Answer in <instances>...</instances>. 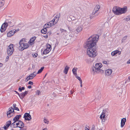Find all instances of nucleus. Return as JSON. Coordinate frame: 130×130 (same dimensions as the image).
Masks as SVG:
<instances>
[{"mask_svg":"<svg viewBox=\"0 0 130 130\" xmlns=\"http://www.w3.org/2000/svg\"><path fill=\"white\" fill-rule=\"evenodd\" d=\"M24 118L26 120H30L31 119V116L29 113H26L24 115Z\"/></svg>","mask_w":130,"mask_h":130,"instance_id":"nucleus-10","label":"nucleus"},{"mask_svg":"<svg viewBox=\"0 0 130 130\" xmlns=\"http://www.w3.org/2000/svg\"><path fill=\"white\" fill-rule=\"evenodd\" d=\"M69 69V67L66 66L64 68V70L63 71V72L65 74H67L68 72V71Z\"/></svg>","mask_w":130,"mask_h":130,"instance_id":"nucleus-21","label":"nucleus"},{"mask_svg":"<svg viewBox=\"0 0 130 130\" xmlns=\"http://www.w3.org/2000/svg\"><path fill=\"white\" fill-rule=\"evenodd\" d=\"M103 63L104 64H107V62L106 61H103Z\"/></svg>","mask_w":130,"mask_h":130,"instance_id":"nucleus-52","label":"nucleus"},{"mask_svg":"<svg viewBox=\"0 0 130 130\" xmlns=\"http://www.w3.org/2000/svg\"><path fill=\"white\" fill-rule=\"evenodd\" d=\"M72 24L73 26H77L79 24L78 20L76 19L73 20L72 22Z\"/></svg>","mask_w":130,"mask_h":130,"instance_id":"nucleus-14","label":"nucleus"},{"mask_svg":"<svg viewBox=\"0 0 130 130\" xmlns=\"http://www.w3.org/2000/svg\"><path fill=\"white\" fill-rule=\"evenodd\" d=\"M13 44H10L8 47L7 53L9 56H10L13 53Z\"/></svg>","mask_w":130,"mask_h":130,"instance_id":"nucleus-6","label":"nucleus"},{"mask_svg":"<svg viewBox=\"0 0 130 130\" xmlns=\"http://www.w3.org/2000/svg\"><path fill=\"white\" fill-rule=\"evenodd\" d=\"M15 32V31H11L7 34V36L8 37H10L11 36L13 35L14 34Z\"/></svg>","mask_w":130,"mask_h":130,"instance_id":"nucleus-20","label":"nucleus"},{"mask_svg":"<svg viewBox=\"0 0 130 130\" xmlns=\"http://www.w3.org/2000/svg\"><path fill=\"white\" fill-rule=\"evenodd\" d=\"M33 74L34 76L35 77L36 76V75L37 74V73H36V72H35L34 73H32Z\"/></svg>","mask_w":130,"mask_h":130,"instance_id":"nucleus-47","label":"nucleus"},{"mask_svg":"<svg viewBox=\"0 0 130 130\" xmlns=\"http://www.w3.org/2000/svg\"><path fill=\"white\" fill-rule=\"evenodd\" d=\"M14 23L13 20H6L5 22L3 23L1 26V32H3L5 31L6 30V28L8 26H9L10 27L13 26L14 25Z\"/></svg>","mask_w":130,"mask_h":130,"instance_id":"nucleus-3","label":"nucleus"},{"mask_svg":"<svg viewBox=\"0 0 130 130\" xmlns=\"http://www.w3.org/2000/svg\"><path fill=\"white\" fill-rule=\"evenodd\" d=\"M28 88L29 89L31 88V86L30 85L29 86H28Z\"/></svg>","mask_w":130,"mask_h":130,"instance_id":"nucleus-55","label":"nucleus"},{"mask_svg":"<svg viewBox=\"0 0 130 130\" xmlns=\"http://www.w3.org/2000/svg\"><path fill=\"white\" fill-rule=\"evenodd\" d=\"M13 107L14 108H15V107H16V104H13Z\"/></svg>","mask_w":130,"mask_h":130,"instance_id":"nucleus-51","label":"nucleus"},{"mask_svg":"<svg viewBox=\"0 0 130 130\" xmlns=\"http://www.w3.org/2000/svg\"><path fill=\"white\" fill-rule=\"evenodd\" d=\"M127 39V37L126 36H125L122 39V41H124V40H126Z\"/></svg>","mask_w":130,"mask_h":130,"instance_id":"nucleus-42","label":"nucleus"},{"mask_svg":"<svg viewBox=\"0 0 130 130\" xmlns=\"http://www.w3.org/2000/svg\"><path fill=\"white\" fill-rule=\"evenodd\" d=\"M15 122H14H14H13V123H12L11 124L12 125H13V126L14 127H14V125H15Z\"/></svg>","mask_w":130,"mask_h":130,"instance_id":"nucleus-50","label":"nucleus"},{"mask_svg":"<svg viewBox=\"0 0 130 130\" xmlns=\"http://www.w3.org/2000/svg\"><path fill=\"white\" fill-rule=\"evenodd\" d=\"M23 39H22L20 41V42H20L21 41V44H22V43H23Z\"/></svg>","mask_w":130,"mask_h":130,"instance_id":"nucleus-58","label":"nucleus"},{"mask_svg":"<svg viewBox=\"0 0 130 130\" xmlns=\"http://www.w3.org/2000/svg\"><path fill=\"white\" fill-rule=\"evenodd\" d=\"M44 121L45 123L47 124L49 123V121L46 119H44Z\"/></svg>","mask_w":130,"mask_h":130,"instance_id":"nucleus-35","label":"nucleus"},{"mask_svg":"<svg viewBox=\"0 0 130 130\" xmlns=\"http://www.w3.org/2000/svg\"><path fill=\"white\" fill-rule=\"evenodd\" d=\"M47 32L46 28L44 27L43 29H42L41 30V32L42 33L46 34Z\"/></svg>","mask_w":130,"mask_h":130,"instance_id":"nucleus-25","label":"nucleus"},{"mask_svg":"<svg viewBox=\"0 0 130 130\" xmlns=\"http://www.w3.org/2000/svg\"><path fill=\"white\" fill-rule=\"evenodd\" d=\"M14 109L15 110H17V111L19 110V108L18 107H15L14 108Z\"/></svg>","mask_w":130,"mask_h":130,"instance_id":"nucleus-48","label":"nucleus"},{"mask_svg":"<svg viewBox=\"0 0 130 130\" xmlns=\"http://www.w3.org/2000/svg\"><path fill=\"white\" fill-rule=\"evenodd\" d=\"M25 96L24 92L20 94V98L21 99H22Z\"/></svg>","mask_w":130,"mask_h":130,"instance_id":"nucleus-28","label":"nucleus"},{"mask_svg":"<svg viewBox=\"0 0 130 130\" xmlns=\"http://www.w3.org/2000/svg\"><path fill=\"white\" fill-rule=\"evenodd\" d=\"M9 57L8 56H7L6 57V61H8V60H9Z\"/></svg>","mask_w":130,"mask_h":130,"instance_id":"nucleus-46","label":"nucleus"},{"mask_svg":"<svg viewBox=\"0 0 130 130\" xmlns=\"http://www.w3.org/2000/svg\"><path fill=\"white\" fill-rule=\"evenodd\" d=\"M127 64L130 63V60L127 62Z\"/></svg>","mask_w":130,"mask_h":130,"instance_id":"nucleus-59","label":"nucleus"},{"mask_svg":"<svg viewBox=\"0 0 130 130\" xmlns=\"http://www.w3.org/2000/svg\"><path fill=\"white\" fill-rule=\"evenodd\" d=\"M36 37H34L32 38L29 41V42L30 43H32V44H34V41L35 40Z\"/></svg>","mask_w":130,"mask_h":130,"instance_id":"nucleus-24","label":"nucleus"},{"mask_svg":"<svg viewBox=\"0 0 130 130\" xmlns=\"http://www.w3.org/2000/svg\"><path fill=\"white\" fill-rule=\"evenodd\" d=\"M46 49H47L48 51H50L51 49V45L50 44H49L47 45V48Z\"/></svg>","mask_w":130,"mask_h":130,"instance_id":"nucleus-32","label":"nucleus"},{"mask_svg":"<svg viewBox=\"0 0 130 130\" xmlns=\"http://www.w3.org/2000/svg\"><path fill=\"white\" fill-rule=\"evenodd\" d=\"M126 121V119L125 118H123L122 119L121 123V127H123L125 124Z\"/></svg>","mask_w":130,"mask_h":130,"instance_id":"nucleus-16","label":"nucleus"},{"mask_svg":"<svg viewBox=\"0 0 130 130\" xmlns=\"http://www.w3.org/2000/svg\"><path fill=\"white\" fill-rule=\"evenodd\" d=\"M67 20L69 21H71V20H73L70 17V16H68L67 17Z\"/></svg>","mask_w":130,"mask_h":130,"instance_id":"nucleus-40","label":"nucleus"},{"mask_svg":"<svg viewBox=\"0 0 130 130\" xmlns=\"http://www.w3.org/2000/svg\"><path fill=\"white\" fill-rule=\"evenodd\" d=\"M5 0H0V7H2L4 4Z\"/></svg>","mask_w":130,"mask_h":130,"instance_id":"nucleus-23","label":"nucleus"},{"mask_svg":"<svg viewBox=\"0 0 130 130\" xmlns=\"http://www.w3.org/2000/svg\"><path fill=\"white\" fill-rule=\"evenodd\" d=\"M51 26V25H50V24L48 22L46 23L44 26V27L45 28H48L50 27Z\"/></svg>","mask_w":130,"mask_h":130,"instance_id":"nucleus-26","label":"nucleus"},{"mask_svg":"<svg viewBox=\"0 0 130 130\" xmlns=\"http://www.w3.org/2000/svg\"><path fill=\"white\" fill-rule=\"evenodd\" d=\"M19 30V29H17L16 30H15V31H18Z\"/></svg>","mask_w":130,"mask_h":130,"instance_id":"nucleus-63","label":"nucleus"},{"mask_svg":"<svg viewBox=\"0 0 130 130\" xmlns=\"http://www.w3.org/2000/svg\"><path fill=\"white\" fill-rule=\"evenodd\" d=\"M77 70V68H74L72 70V72L73 73L75 76L77 75L76 74V71Z\"/></svg>","mask_w":130,"mask_h":130,"instance_id":"nucleus-22","label":"nucleus"},{"mask_svg":"<svg viewBox=\"0 0 130 130\" xmlns=\"http://www.w3.org/2000/svg\"><path fill=\"white\" fill-rule=\"evenodd\" d=\"M24 93V94L26 95H27L28 93V91H26L25 92H23Z\"/></svg>","mask_w":130,"mask_h":130,"instance_id":"nucleus-49","label":"nucleus"},{"mask_svg":"<svg viewBox=\"0 0 130 130\" xmlns=\"http://www.w3.org/2000/svg\"><path fill=\"white\" fill-rule=\"evenodd\" d=\"M80 81V82H82V79H81L78 76H77V75H76L75 76Z\"/></svg>","mask_w":130,"mask_h":130,"instance_id":"nucleus-36","label":"nucleus"},{"mask_svg":"<svg viewBox=\"0 0 130 130\" xmlns=\"http://www.w3.org/2000/svg\"><path fill=\"white\" fill-rule=\"evenodd\" d=\"M117 53H118L119 55H120L121 53V52L118 50H116L112 52L111 53V55L112 56H114Z\"/></svg>","mask_w":130,"mask_h":130,"instance_id":"nucleus-18","label":"nucleus"},{"mask_svg":"<svg viewBox=\"0 0 130 130\" xmlns=\"http://www.w3.org/2000/svg\"><path fill=\"white\" fill-rule=\"evenodd\" d=\"M80 87H82V81L80 82Z\"/></svg>","mask_w":130,"mask_h":130,"instance_id":"nucleus-54","label":"nucleus"},{"mask_svg":"<svg viewBox=\"0 0 130 130\" xmlns=\"http://www.w3.org/2000/svg\"><path fill=\"white\" fill-rule=\"evenodd\" d=\"M26 128H24L21 129L20 130H26Z\"/></svg>","mask_w":130,"mask_h":130,"instance_id":"nucleus-57","label":"nucleus"},{"mask_svg":"<svg viewBox=\"0 0 130 130\" xmlns=\"http://www.w3.org/2000/svg\"><path fill=\"white\" fill-rule=\"evenodd\" d=\"M102 65L101 63H96L94 66L91 69V71L93 72V73L95 72L98 73H102L103 72V71L100 68L102 67Z\"/></svg>","mask_w":130,"mask_h":130,"instance_id":"nucleus-4","label":"nucleus"},{"mask_svg":"<svg viewBox=\"0 0 130 130\" xmlns=\"http://www.w3.org/2000/svg\"><path fill=\"white\" fill-rule=\"evenodd\" d=\"M36 93L37 95H39L40 92L39 91L37 90L36 91Z\"/></svg>","mask_w":130,"mask_h":130,"instance_id":"nucleus-43","label":"nucleus"},{"mask_svg":"<svg viewBox=\"0 0 130 130\" xmlns=\"http://www.w3.org/2000/svg\"><path fill=\"white\" fill-rule=\"evenodd\" d=\"M60 30L61 31V33L63 32H67L66 30L61 28L60 29Z\"/></svg>","mask_w":130,"mask_h":130,"instance_id":"nucleus-38","label":"nucleus"},{"mask_svg":"<svg viewBox=\"0 0 130 130\" xmlns=\"http://www.w3.org/2000/svg\"><path fill=\"white\" fill-rule=\"evenodd\" d=\"M50 52L47 50V49H46L43 51V54H46Z\"/></svg>","mask_w":130,"mask_h":130,"instance_id":"nucleus-30","label":"nucleus"},{"mask_svg":"<svg viewBox=\"0 0 130 130\" xmlns=\"http://www.w3.org/2000/svg\"><path fill=\"white\" fill-rule=\"evenodd\" d=\"M112 72V70L111 69H108L105 71V74L106 75L109 76L110 75Z\"/></svg>","mask_w":130,"mask_h":130,"instance_id":"nucleus-17","label":"nucleus"},{"mask_svg":"<svg viewBox=\"0 0 130 130\" xmlns=\"http://www.w3.org/2000/svg\"><path fill=\"white\" fill-rule=\"evenodd\" d=\"M60 17V13H58L56 15V16L54 17V18H56V19H59V18Z\"/></svg>","mask_w":130,"mask_h":130,"instance_id":"nucleus-37","label":"nucleus"},{"mask_svg":"<svg viewBox=\"0 0 130 130\" xmlns=\"http://www.w3.org/2000/svg\"><path fill=\"white\" fill-rule=\"evenodd\" d=\"M99 38L98 35H94L90 36L85 43L84 47L87 49V54L88 56L94 57L96 55V42Z\"/></svg>","mask_w":130,"mask_h":130,"instance_id":"nucleus-1","label":"nucleus"},{"mask_svg":"<svg viewBox=\"0 0 130 130\" xmlns=\"http://www.w3.org/2000/svg\"><path fill=\"white\" fill-rule=\"evenodd\" d=\"M34 77L32 74L31 73L26 78L25 81L27 82L29 80L32 79Z\"/></svg>","mask_w":130,"mask_h":130,"instance_id":"nucleus-13","label":"nucleus"},{"mask_svg":"<svg viewBox=\"0 0 130 130\" xmlns=\"http://www.w3.org/2000/svg\"><path fill=\"white\" fill-rule=\"evenodd\" d=\"M85 130H89V129H88L87 127H86L85 128Z\"/></svg>","mask_w":130,"mask_h":130,"instance_id":"nucleus-56","label":"nucleus"},{"mask_svg":"<svg viewBox=\"0 0 130 130\" xmlns=\"http://www.w3.org/2000/svg\"><path fill=\"white\" fill-rule=\"evenodd\" d=\"M0 130H4V129L3 127H2L0 128Z\"/></svg>","mask_w":130,"mask_h":130,"instance_id":"nucleus-60","label":"nucleus"},{"mask_svg":"<svg viewBox=\"0 0 130 130\" xmlns=\"http://www.w3.org/2000/svg\"><path fill=\"white\" fill-rule=\"evenodd\" d=\"M16 125H17L16 127H18L20 128H21L24 126V125L23 122L21 121H19L18 123H16Z\"/></svg>","mask_w":130,"mask_h":130,"instance_id":"nucleus-9","label":"nucleus"},{"mask_svg":"<svg viewBox=\"0 0 130 130\" xmlns=\"http://www.w3.org/2000/svg\"><path fill=\"white\" fill-rule=\"evenodd\" d=\"M100 6L98 5H96L94 8V9L92 12V14L94 15L95 13L98 11L100 8Z\"/></svg>","mask_w":130,"mask_h":130,"instance_id":"nucleus-12","label":"nucleus"},{"mask_svg":"<svg viewBox=\"0 0 130 130\" xmlns=\"http://www.w3.org/2000/svg\"><path fill=\"white\" fill-rule=\"evenodd\" d=\"M42 130H47V129L46 128H44Z\"/></svg>","mask_w":130,"mask_h":130,"instance_id":"nucleus-62","label":"nucleus"},{"mask_svg":"<svg viewBox=\"0 0 130 130\" xmlns=\"http://www.w3.org/2000/svg\"><path fill=\"white\" fill-rule=\"evenodd\" d=\"M21 41L19 42L20 46L19 47V48L20 51H22L24 49L27 48L29 47V45L27 43H22L21 44Z\"/></svg>","mask_w":130,"mask_h":130,"instance_id":"nucleus-5","label":"nucleus"},{"mask_svg":"<svg viewBox=\"0 0 130 130\" xmlns=\"http://www.w3.org/2000/svg\"><path fill=\"white\" fill-rule=\"evenodd\" d=\"M91 130H95V129L94 128L92 127L91 129Z\"/></svg>","mask_w":130,"mask_h":130,"instance_id":"nucleus-61","label":"nucleus"},{"mask_svg":"<svg viewBox=\"0 0 130 130\" xmlns=\"http://www.w3.org/2000/svg\"><path fill=\"white\" fill-rule=\"evenodd\" d=\"M53 20H55L54 21V22L55 24L57 23L58 21L59 20V19H56V18L55 19V18H54Z\"/></svg>","mask_w":130,"mask_h":130,"instance_id":"nucleus-39","label":"nucleus"},{"mask_svg":"<svg viewBox=\"0 0 130 130\" xmlns=\"http://www.w3.org/2000/svg\"><path fill=\"white\" fill-rule=\"evenodd\" d=\"M11 121H8L7 122L6 124H5V125H6V126H7V127H8L11 124Z\"/></svg>","mask_w":130,"mask_h":130,"instance_id":"nucleus-31","label":"nucleus"},{"mask_svg":"<svg viewBox=\"0 0 130 130\" xmlns=\"http://www.w3.org/2000/svg\"><path fill=\"white\" fill-rule=\"evenodd\" d=\"M44 67H42L41 69L39 70L38 71L37 74H39L43 70V69H44Z\"/></svg>","mask_w":130,"mask_h":130,"instance_id":"nucleus-33","label":"nucleus"},{"mask_svg":"<svg viewBox=\"0 0 130 130\" xmlns=\"http://www.w3.org/2000/svg\"><path fill=\"white\" fill-rule=\"evenodd\" d=\"M127 10V8L126 7L123 8H121L117 7H114L112 9L113 13L117 15H120L121 14L125 13Z\"/></svg>","mask_w":130,"mask_h":130,"instance_id":"nucleus-2","label":"nucleus"},{"mask_svg":"<svg viewBox=\"0 0 130 130\" xmlns=\"http://www.w3.org/2000/svg\"><path fill=\"white\" fill-rule=\"evenodd\" d=\"M54 20H52L48 22L50 24V25H51V26H53L55 24L54 21Z\"/></svg>","mask_w":130,"mask_h":130,"instance_id":"nucleus-27","label":"nucleus"},{"mask_svg":"<svg viewBox=\"0 0 130 130\" xmlns=\"http://www.w3.org/2000/svg\"><path fill=\"white\" fill-rule=\"evenodd\" d=\"M14 91L16 92V93L20 97V94L19 93H18L17 91Z\"/></svg>","mask_w":130,"mask_h":130,"instance_id":"nucleus-53","label":"nucleus"},{"mask_svg":"<svg viewBox=\"0 0 130 130\" xmlns=\"http://www.w3.org/2000/svg\"><path fill=\"white\" fill-rule=\"evenodd\" d=\"M100 6L98 5H96L94 8V9L92 12V14L94 15L95 13L98 11L100 8Z\"/></svg>","mask_w":130,"mask_h":130,"instance_id":"nucleus-11","label":"nucleus"},{"mask_svg":"<svg viewBox=\"0 0 130 130\" xmlns=\"http://www.w3.org/2000/svg\"><path fill=\"white\" fill-rule=\"evenodd\" d=\"M9 110L7 111V114L8 118H9L13 116L15 112H14V109L11 107L9 108Z\"/></svg>","mask_w":130,"mask_h":130,"instance_id":"nucleus-7","label":"nucleus"},{"mask_svg":"<svg viewBox=\"0 0 130 130\" xmlns=\"http://www.w3.org/2000/svg\"><path fill=\"white\" fill-rule=\"evenodd\" d=\"M83 27L82 25H80L78 26L77 29L75 30V32L77 34L78 32H80L82 29Z\"/></svg>","mask_w":130,"mask_h":130,"instance_id":"nucleus-15","label":"nucleus"},{"mask_svg":"<svg viewBox=\"0 0 130 130\" xmlns=\"http://www.w3.org/2000/svg\"><path fill=\"white\" fill-rule=\"evenodd\" d=\"M2 66V63H0V66L1 67Z\"/></svg>","mask_w":130,"mask_h":130,"instance_id":"nucleus-64","label":"nucleus"},{"mask_svg":"<svg viewBox=\"0 0 130 130\" xmlns=\"http://www.w3.org/2000/svg\"><path fill=\"white\" fill-rule=\"evenodd\" d=\"M25 89V87H22V88L20 86L19 88V90L20 92H21L23 90H24Z\"/></svg>","mask_w":130,"mask_h":130,"instance_id":"nucleus-34","label":"nucleus"},{"mask_svg":"<svg viewBox=\"0 0 130 130\" xmlns=\"http://www.w3.org/2000/svg\"><path fill=\"white\" fill-rule=\"evenodd\" d=\"M32 55L34 57H37L38 55L37 53H35L34 54H32Z\"/></svg>","mask_w":130,"mask_h":130,"instance_id":"nucleus-41","label":"nucleus"},{"mask_svg":"<svg viewBox=\"0 0 130 130\" xmlns=\"http://www.w3.org/2000/svg\"><path fill=\"white\" fill-rule=\"evenodd\" d=\"M8 127H7V126H6V125H5L4 126L3 128V129H6Z\"/></svg>","mask_w":130,"mask_h":130,"instance_id":"nucleus-45","label":"nucleus"},{"mask_svg":"<svg viewBox=\"0 0 130 130\" xmlns=\"http://www.w3.org/2000/svg\"><path fill=\"white\" fill-rule=\"evenodd\" d=\"M21 117V115H17L15 117H14L13 119V120L14 122H16L17 121H19V120L20 117Z\"/></svg>","mask_w":130,"mask_h":130,"instance_id":"nucleus-19","label":"nucleus"},{"mask_svg":"<svg viewBox=\"0 0 130 130\" xmlns=\"http://www.w3.org/2000/svg\"><path fill=\"white\" fill-rule=\"evenodd\" d=\"M124 20H125L126 21H128L130 20V16L129 15L126 18H125L124 19Z\"/></svg>","mask_w":130,"mask_h":130,"instance_id":"nucleus-29","label":"nucleus"},{"mask_svg":"<svg viewBox=\"0 0 130 130\" xmlns=\"http://www.w3.org/2000/svg\"><path fill=\"white\" fill-rule=\"evenodd\" d=\"M28 84L29 85H33L34 84V83L30 81L29 82Z\"/></svg>","mask_w":130,"mask_h":130,"instance_id":"nucleus-44","label":"nucleus"},{"mask_svg":"<svg viewBox=\"0 0 130 130\" xmlns=\"http://www.w3.org/2000/svg\"><path fill=\"white\" fill-rule=\"evenodd\" d=\"M109 111V110L108 109H106L103 110V112L100 116V118L103 120L104 119L106 112H108Z\"/></svg>","mask_w":130,"mask_h":130,"instance_id":"nucleus-8","label":"nucleus"}]
</instances>
